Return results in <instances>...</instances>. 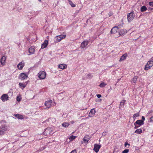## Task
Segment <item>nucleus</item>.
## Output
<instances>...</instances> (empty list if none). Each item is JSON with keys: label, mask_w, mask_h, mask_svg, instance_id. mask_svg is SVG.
Here are the masks:
<instances>
[{"label": "nucleus", "mask_w": 153, "mask_h": 153, "mask_svg": "<svg viewBox=\"0 0 153 153\" xmlns=\"http://www.w3.org/2000/svg\"><path fill=\"white\" fill-rule=\"evenodd\" d=\"M7 127L4 125H1L0 126V135H3L4 134V131L6 130Z\"/></svg>", "instance_id": "4"}, {"label": "nucleus", "mask_w": 153, "mask_h": 153, "mask_svg": "<svg viewBox=\"0 0 153 153\" xmlns=\"http://www.w3.org/2000/svg\"><path fill=\"white\" fill-rule=\"evenodd\" d=\"M89 41L87 40H84L81 44L80 47L82 48H85L88 45Z\"/></svg>", "instance_id": "5"}, {"label": "nucleus", "mask_w": 153, "mask_h": 153, "mask_svg": "<svg viewBox=\"0 0 153 153\" xmlns=\"http://www.w3.org/2000/svg\"><path fill=\"white\" fill-rule=\"evenodd\" d=\"M45 146L40 147L39 149V150L40 151H41L45 149Z\"/></svg>", "instance_id": "40"}, {"label": "nucleus", "mask_w": 153, "mask_h": 153, "mask_svg": "<svg viewBox=\"0 0 153 153\" xmlns=\"http://www.w3.org/2000/svg\"><path fill=\"white\" fill-rule=\"evenodd\" d=\"M6 58L4 56H3L1 59L0 62L1 65L3 66L5 65Z\"/></svg>", "instance_id": "10"}, {"label": "nucleus", "mask_w": 153, "mask_h": 153, "mask_svg": "<svg viewBox=\"0 0 153 153\" xmlns=\"http://www.w3.org/2000/svg\"><path fill=\"white\" fill-rule=\"evenodd\" d=\"M38 0V1H39V2H41V0Z\"/></svg>", "instance_id": "53"}, {"label": "nucleus", "mask_w": 153, "mask_h": 153, "mask_svg": "<svg viewBox=\"0 0 153 153\" xmlns=\"http://www.w3.org/2000/svg\"><path fill=\"white\" fill-rule=\"evenodd\" d=\"M1 99L3 102H5L8 100V97L7 94H3L1 97Z\"/></svg>", "instance_id": "7"}, {"label": "nucleus", "mask_w": 153, "mask_h": 153, "mask_svg": "<svg viewBox=\"0 0 153 153\" xmlns=\"http://www.w3.org/2000/svg\"><path fill=\"white\" fill-rule=\"evenodd\" d=\"M60 38V39H61V40L64 38L65 37H66V36L65 35H59L58 36Z\"/></svg>", "instance_id": "36"}, {"label": "nucleus", "mask_w": 153, "mask_h": 153, "mask_svg": "<svg viewBox=\"0 0 153 153\" xmlns=\"http://www.w3.org/2000/svg\"><path fill=\"white\" fill-rule=\"evenodd\" d=\"M52 102V101L51 100L45 101V106L47 107L48 109L51 107Z\"/></svg>", "instance_id": "9"}, {"label": "nucleus", "mask_w": 153, "mask_h": 153, "mask_svg": "<svg viewBox=\"0 0 153 153\" xmlns=\"http://www.w3.org/2000/svg\"><path fill=\"white\" fill-rule=\"evenodd\" d=\"M142 129L141 128H138L136 130L134 133L137 134H140L142 133Z\"/></svg>", "instance_id": "23"}, {"label": "nucleus", "mask_w": 153, "mask_h": 153, "mask_svg": "<svg viewBox=\"0 0 153 153\" xmlns=\"http://www.w3.org/2000/svg\"><path fill=\"white\" fill-rule=\"evenodd\" d=\"M70 153H77V152L75 149L72 151Z\"/></svg>", "instance_id": "43"}, {"label": "nucleus", "mask_w": 153, "mask_h": 153, "mask_svg": "<svg viewBox=\"0 0 153 153\" xmlns=\"http://www.w3.org/2000/svg\"><path fill=\"white\" fill-rule=\"evenodd\" d=\"M48 40H45L43 43L42 44V45H41V48L42 49H43V48H46L48 45Z\"/></svg>", "instance_id": "14"}, {"label": "nucleus", "mask_w": 153, "mask_h": 153, "mask_svg": "<svg viewBox=\"0 0 153 153\" xmlns=\"http://www.w3.org/2000/svg\"><path fill=\"white\" fill-rule=\"evenodd\" d=\"M69 123L71 124H73V123H74V121H70Z\"/></svg>", "instance_id": "50"}, {"label": "nucleus", "mask_w": 153, "mask_h": 153, "mask_svg": "<svg viewBox=\"0 0 153 153\" xmlns=\"http://www.w3.org/2000/svg\"><path fill=\"white\" fill-rule=\"evenodd\" d=\"M128 55L127 53H125L122 55V56L120 57L119 61L121 62L124 60L127 57Z\"/></svg>", "instance_id": "18"}, {"label": "nucleus", "mask_w": 153, "mask_h": 153, "mask_svg": "<svg viewBox=\"0 0 153 153\" xmlns=\"http://www.w3.org/2000/svg\"><path fill=\"white\" fill-rule=\"evenodd\" d=\"M94 150L97 153L99 151V149L101 147V145L95 144L94 145Z\"/></svg>", "instance_id": "6"}, {"label": "nucleus", "mask_w": 153, "mask_h": 153, "mask_svg": "<svg viewBox=\"0 0 153 153\" xmlns=\"http://www.w3.org/2000/svg\"><path fill=\"white\" fill-rule=\"evenodd\" d=\"M95 113L96 111L94 108L91 109L89 113V117H93L94 116Z\"/></svg>", "instance_id": "11"}, {"label": "nucleus", "mask_w": 153, "mask_h": 153, "mask_svg": "<svg viewBox=\"0 0 153 153\" xmlns=\"http://www.w3.org/2000/svg\"><path fill=\"white\" fill-rule=\"evenodd\" d=\"M70 125V123H64L62 124V126L64 127L67 128Z\"/></svg>", "instance_id": "27"}, {"label": "nucleus", "mask_w": 153, "mask_h": 153, "mask_svg": "<svg viewBox=\"0 0 153 153\" xmlns=\"http://www.w3.org/2000/svg\"><path fill=\"white\" fill-rule=\"evenodd\" d=\"M134 126H135L134 127V128L135 129L137 128H138L140 126L139 125L138 126L137 125V124H135V123H134Z\"/></svg>", "instance_id": "41"}, {"label": "nucleus", "mask_w": 153, "mask_h": 153, "mask_svg": "<svg viewBox=\"0 0 153 153\" xmlns=\"http://www.w3.org/2000/svg\"><path fill=\"white\" fill-rule=\"evenodd\" d=\"M147 10V8L146 6H145L142 7L140 9V11L142 12H143L144 11H146Z\"/></svg>", "instance_id": "28"}, {"label": "nucleus", "mask_w": 153, "mask_h": 153, "mask_svg": "<svg viewBox=\"0 0 153 153\" xmlns=\"http://www.w3.org/2000/svg\"><path fill=\"white\" fill-rule=\"evenodd\" d=\"M152 66H150V65H148L147 64L145 66V67L144 68V70H148L150 69V68Z\"/></svg>", "instance_id": "29"}, {"label": "nucleus", "mask_w": 153, "mask_h": 153, "mask_svg": "<svg viewBox=\"0 0 153 153\" xmlns=\"http://www.w3.org/2000/svg\"><path fill=\"white\" fill-rule=\"evenodd\" d=\"M108 15H109V16H111L112 15V12H110L109 13Z\"/></svg>", "instance_id": "49"}, {"label": "nucleus", "mask_w": 153, "mask_h": 153, "mask_svg": "<svg viewBox=\"0 0 153 153\" xmlns=\"http://www.w3.org/2000/svg\"><path fill=\"white\" fill-rule=\"evenodd\" d=\"M117 29L116 27H114L111 30V34L115 33L117 32Z\"/></svg>", "instance_id": "22"}, {"label": "nucleus", "mask_w": 153, "mask_h": 153, "mask_svg": "<svg viewBox=\"0 0 153 153\" xmlns=\"http://www.w3.org/2000/svg\"><path fill=\"white\" fill-rule=\"evenodd\" d=\"M144 123V122L141 120H138L135 123V124H137L139 125L140 126L143 125Z\"/></svg>", "instance_id": "15"}, {"label": "nucleus", "mask_w": 153, "mask_h": 153, "mask_svg": "<svg viewBox=\"0 0 153 153\" xmlns=\"http://www.w3.org/2000/svg\"><path fill=\"white\" fill-rule=\"evenodd\" d=\"M137 76H135L131 80V82L132 83H136V82L137 80Z\"/></svg>", "instance_id": "26"}, {"label": "nucleus", "mask_w": 153, "mask_h": 153, "mask_svg": "<svg viewBox=\"0 0 153 153\" xmlns=\"http://www.w3.org/2000/svg\"><path fill=\"white\" fill-rule=\"evenodd\" d=\"M90 137L89 135H86L83 138V142L84 143H87L89 140Z\"/></svg>", "instance_id": "13"}, {"label": "nucleus", "mask_w": 153, "mask_h": 153, "mask_svg": "<svg viewBox=\"0 0 153 153\" xmlns=\"http://www.w3.org/2000/svg\"><path fill=\"white\" fill-rule=\"evenodd\" d=\"M87 76L88 77L90 78L91 77L93 76V75H92L91 74H88Z\"/></svg>", "instance_id": "42"}, {"label": "nucleus", "mask_w": 153, "mask_h": 153, "mask_svg": "<svg viewBox=\"0 0 153 153\" xmlns=\"http://www.w3.org/2000/svg\"><path fill=\"white\" fill-rule=\"evenodd\" d=\"M149 5L151 7H153V1H150L149 3Z\"/></svg>", "instance_id": "39"}, {"label": "nucleus", "mask_w": 153, "mask_h": 153, "mask_svg": "<svg viewBox=\"0 0 153 153\" xmlns=\"http://www.w3.org/2000/svg\"><path fill=\"white\" fill-rule=\"evenodd\" d=\"M25 65V63L24 62H20L17 65V67L19 70H22Z\"/></svg>", "instance_id": "12"}, {"label": "nucleus", "mask_w": 153, "mask_h": 153, "mask_svg": "<svg viewBox=\"0 0 153 153\" xmlns=\"http://www.w3.org/2000/svg\"><path fill=\"white\" fill-rule=\"evenodd\" d=\"M148 65H150L151 66H152L153 65V63L151 62L150 61H149L147 63Z\"/></svg>", "instance_id": "37"}, {"label": "nucleus", "mask_w": 153, "mask_h": 153, "mask_svg": "<svg viewBox=\"0 0 153 153\" xmlns=\"http://www.w3.org/2000/svg\"><path fill=\"white\" fill-rule=\"evenodd\" d=\"M27 84L25 83H23L19 82V85L20 88L22 89L26 87Z\"/></svg>", "instance_id": "21"}, {"label": "nucleus", "mask_w": 153, "mask_h": 153, "mask_svg": "<svg viewBox=\"0 0 153 153\" xmlns=\"http://www.w3.org/2000/svg\"><path fill=\"white\" fill-rule=\"evenodd\" d=\"M129 152V149H126L122 152V153H127Z\"/></svg>", "instance_id": "38"}, {"label": "nucleus", "mask_w": 153, "mask_h": 153, "mask_svg": "<svg viewBox=\"0 0 153 153\" xmlns=\"http://www.w3.org/2000/svg\"><path fill=\"white\" fill-rule=\"evenodd\" d=\"M54 40L55 42H58L61 40V39H60L59 37L58 36H56L54 39Z\"/></svg>", "instance_id": "24"}, {"label": "nucleus", "mask_w": 153, "mask_h": 153, "mask_svg": "<svg viewBox=\"0 0 153 153\" xmlns=\"http://www.w3.org/2000/svg\"><path fill=\"white\" fill-rule=\"evenodd\" d=\"M125 100H123L120 102V105L119 106L120 108L123 107V106L124 104L125 103Z\"/></svg>", "instance_id": "25"}, {"label": "nucleus", "mask_w": 153, "mask_h": 153, "mask_svg": "<svg viewBox=\"0 0 153 153\" xmlns=\"http://www.w3.org/2000/svg\"><path fill=\"white\" fill-rule=\"evenodd\" d=\"M139 116V113H136L134 114L133 116V118L135 120L136 117H138Z\"/></svg>", "instance_id": "33"}, {"label": "nucleus", "mask_w": 153, "mask_h": 153, "mask_svg": "<svg viewBox=\"0 0 153 153\" xmlns=\"http://www.w3.org/2000/svg\"><path fill=\"white\" fill-rule=\"evenodd\" d=\"M141 118H142V120H142V121H144L145 120V118L144 116H142Z\"/></svg>", "instance_id": "46"}, {"label": "nucleus", "mask_w": 153, "mask_h": 153, "mask_svg": "<svg viewBox=\"0 0 153 153\" xmlns=\"http://www.w3.org/2000/svg\"><path fill=\"white\" fill-rule=\"evenodd\" d=\"M68 2L69 4L71 5V6L72 7H74L76 6V5L75 4H74L71 1L69 0L68 1Z\"/></svg>", "instance_id": "30"}, {"label": "nucleus", "mask_w": 153, "mask_h": 153, "mask_svg": "<svg viewBox=\"0 0 153 153\" xmlns=\"http://www.w3.org/2000/svg\"><path fill=\"white\" fill-rule=\"evenodd\" d=\"M127 33V31L126 29L121 30L119 32V34L120 36L125 34Z\"/></svg>", "instance_id": "17"}, {"label": "nucleus", "mask_w": 153, "mask_h": 153, "mask_svg": "<svg viewBox=\"0 0 153 153\" xmlns=\"http://www.w3.org/2000/svg\"><path fill=\"white\" fill-rule=\"evenodd\" d=\"M46 74L45 72L43 71H40L38 74V76L41 79H44L45 78Z\"/></svg>", "instance_id": "2"}, {"label": "nucleus", "mask_w": 153, "mask_h": 153, "mask_svg": "<svg viewBox=\"0 0 153 153\" xmlns=\"http://www.w3.org/2000/svg\"><path fill=\"white\" fill-rule=\"evenodd\" d=\"M28 75L27 73H20L19 76V79L23 80L26 79L28 77Z\"/></svg>", "instance_id": "1"}, {"label": "nucleus", "mask_w": 153, "mask_h": 153, "mask_svg": "<svg viewBox=\"0 0 153 153\" xmlns=\"http://www.w3.org/2000/svg\"><path fill=\"white\" fill-rule=\"evenodd\" d=\"M52 133L51 130L49 128H46L44 132V134L45 135H48Z\"/></svg>", "instance_id": "8"}, {"label": "nucleus", "mask_w": 153, "mask_h": 153, "mask_svg": "<svg viewBox=\"0 0 153 153\" xmlns=\"http://www.w3.org/2000/svg\"><path fill=\"white\" fill-rule=\"evenodd\" d=\"M15 117L19 119L22 120L24 119L23 116L19 114H15L14 115Z\"/></svg>", "instance_id": "20"}, {"label": "nucleus", "mask_w": 153, "mask_h": 153, "mask_svg": "<svg viewBox=\"0 0 153 153\" xmlns=\"http://www.w3.org/2000/svg\"><path fill=\"white\" fill-rule=\"evenodd\" d=\"M150 122L153 123V115L150 118Z\"/></svg>", "instance_id": "44"}, {"label": "nucleus", "mask_w": 153, "mask_h": 153, "mask_svg": "<svg viewBox=\"0 0 153 153\" xmlns=\"http://www.w3.org/2000/svg\"><path fill=\"white\" fill-rule=\"evenodd\" d=\"M149 61L153 63V57L151 58Z\"/></svg>", "instance_id": "47"}, {"label": "nucleus", "mask_w": 153, "mask_h": 153, "mask_svg": "<svg viewBox=\"0 0 153 153\" xmlns=\"http://www.w3.org/2000/svg\"><path fill=\"white\" fill-rule=\"evenodd\" d=\"M28 51L29 53V55L32 54L34 53L35 52V49L34 47L31 46L28 49Z\"/></svg>", "instance_id": "16"}, {"label": "nucleus", "mask_w": 153, "mask_h": 153, "mask_svg": "<svg viewBox=\"0 0 153 153\" xmlns=\"http://www.w3.org/2000/svg\"><path fill=\"white\" fill-rule=\"evenodd\" d=\"M22 99V97L21 96H18L16 97V100L18 102L20 101Z\"/></svg>", "instance_id": "34"}, {"label": "nucleus", "mask_w": 153, "mask_h": 153, "mask_svg": "<svg viewBox=\"0 0 153 153\" xmlns=\"http://www.w3.org/2000/svg\"><path fill=\"white\" fill-rule=\"evenodd\" d=\"M122 24H123V19L122 20Z\"/></svg>", "instance_id": "52"}, {"label": "nucleus", "mask_w": 153, "mask_h": 153, "mask_svg": "<svg viewBox=\"0 0 153 153\" xmlns=\"http://www.w3.org/2000/svg\"><path fill=\"white\" fill-rule=\"evenodd\" d=\"M152 152H153V151H152Z\"/></svg>", "instance_id": "54"}, {"label": "nucleus", "mask_w": 153, "mask_h": 153, "mask_svg": "<svg viewBox=\"0 0 153 153\" xmlns=\"http://www.w3.org/2000/svg\"><path fill=\"white\" fill-rule=\"evenodd\" d=\"M67 65L64 64H60L58 65L59 68L62 69H64L67 68Z\"/></svg>", "instance_id": "19"}, {"label": "nucleus", "mask_w": 153, "mask_h": 153, "mask_svg": "<svg viewBox=\"0 0 153 153\" xmlns=\"http://www.w3.org/2000/svg\"><path fill=\"white\" fill-rule=\"evenodd\" d=\"M127 145H130L127 142H126L125 144V146L126 147Z\"/></svg>", "instance_id": "48"}, {"label": "nucleus", "mask_w": 153, "mask_h": 153, "mask_svg": "<svg viewBox=\"0 0 153 153\" xmlns=\"http://www.w3.org/2000/svg\"><path fill=\"white\" fill-rule=\"evenodd\" d=\"M76 137V136H74V135H71L69 137V139L71 141H72L75 139Z\"/></svg>", "instance_id": "32"}, {"label": "nucleus", "mask_w": 153, "mask_h": 153, "mask_svg": "<svg viewBox=\"0 0 153 153\" xmlns=\"http://www.w3.org/2000/svg\"><path fill=\"white\" fill-rule=\"evenodd\" d=\"M134 15L133 12H131L127 15L128 21V22H130L134 19Z\"/></svg>", "instance_id": "3"}, {"label": "nucleus", "mask_w": 153, "mask_h": 153, "mask_svg": "<svg viewBox=\"0 0 153 153\" xmlns=\"http://www.w3.org/2000/svg\"><path fill=\"white\" fill-rule=\"evenodd\" d=\"M97 97L98 98H100L101 97V95L100 94H98L97 95Z\"/></svg>", "instance_id": "45"}, {"label": "nucleus", "mask_w": 153, "mask_h": 153, "mask_svg": "<svg viewBox=\"0 0 153 153\" xmlns=\"http://www.w3.org/2000/svg\"><path fill=\"white\" fill-rule=\"evenodd\" d=\"M149 10H153V8L149 7Z\"/></svg>", "instance_id": "51"}, {"label": "nucleus", "mask_w": 153, "mask_h": 153, "mask_svg": "<svg viewBox=\"0 0 153 153\" xmlns=\"http://www.w3.org/2000/svg\"><path fill=\"white\" fill-rule=\"evenodd\" d=\"M106 85L107 84L105 83L102 82L100 84L99 86L101 88H103L105 87Z\"/></svg>", "instance_id": "31"}, {"label": "nucleus", "mask_w": 153, "mask_h": 153, "mask_svg": "<svg viewBox=\"0 0 153 153\" xmlns=\"http://www.w3.org/2000/svg\"><path fill=\"white\" fill-rule=\"evenodd\" d=\"M115 27H116V28H117V29H119V28H121L123 27V24H120L118 25L117 26H116Z\"/></svg>", "instance_id": "35"}]
</instances>
